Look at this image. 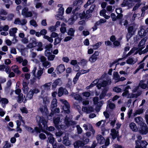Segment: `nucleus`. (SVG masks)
<instances>
[{"instance_id":"obj_1","label":"nucleus","mask_w":148,"mask_h":148,"mask_svg":"<svg viewBox=\"0 0 148 148\" xmlns=\"http://www.w3.org/2000/svg\"><path fill=\"white\" fill-rule=\"evenodd\" d=\"M60 101L63 104V109L65 112L67 114L70 113V106L68 102L66 100L63 99H60Z\"/></svg>"},{"instance_id":"obj_2","label":"nucleus","mask_w":148,"mask_h":148,"mask_svg":"<svg viewBox=\"0 0 148 148\" xmlns=\"http://www.w3.org/2000/svg\"><path fill=\"white\" fill-rule=\"evenodd\" d=\"M36 121L38 122L39 127V125H41V123H42L43 125L44 128H45V126L46 125L47 121L45 120L44 117L42 116H37L36 117Z\"/></svg>"},{"instance_id":"obj_3","label":"nucleus","mask_w":148,"mask_h":148,"mask_svg":"<svg viewBox=\"0 0 148 148\" xmlns=\"http://www.w3.org/2000/svg\"><path fill=\"white\" fill-rule=\"evenodd\" d=\"M60 118L57 117L53 120V122L56 127L57 129H63L64 127V125H62L60 121Z\"/></svg>"},{"instance_id":"obj_4","label":"nucleus","mask_w":148,"mask_h":148,"mask_svg":"<svg viewBox=\"0 0 148 148\" xmlns=\"http://www.w3.org/2000/svg\"><path fill=\"white\" fill-rule=\"evenodd\" d=\"M136 148H144L146 147L148 143L145 141H136Z\"/></svg>"},{"instance_id":"obj_5","label":"nucleus","mask_w":148,"mask_h":148,"mask_svg":"<svg viewBox=\"0 0 148 148\" xmlns=\"http://www.w3.org/2000/svg\"><path fill=\"white\" fill-rule=\"evenodd\" d=\"M142 126L140 128L139 132L142 134H146L148 132V128L147 125L144 123L143 124Z\"/></svg>"},{"instance_id":"obj_6","label":"nucleus","mask_w":148,"mask_h":148,"mask_svg":"<svg viewBox=\"0 0 148 148\" xmlns=\"http://www.w3.org/2000/svg\"><path fill=\"white\" fill-rule=\"evenodd\" d=\"M92 13L88 10L86 11V12L85 11H83L82 13L80 14L79 16L82 18L87 19L91 16Z\"/></svg>"},{"instance_id":"obj_7","label":"nucleus","mask_w":148,"mask_h":148,"mask_svg":"<svg viewBox=\"0 0 148 148\" xmlns=\"http://www.w3.org/2000/svg\"><path fill=\"white\" fill-rule=\"evenodd\" d=\"M35 129L36 131V133H40L41 132H43L45 133L47 135L49 136H53L51 133L47 131H45L43 129L42 127V125H39V127H35Z\"/></svg>"},{"instance_id":"obj_8","label":"nucleus","mask_w":148,"mask_h":148,"mask_svg":"<svg viewBox=\"0 0 148 148\" xmlns=\"http://www.w3.org/2000/svg\"><path fill=\"white\" fill-rule=\"evenodd\" d=\"M28 8L27 7L24 8L22 10L21 14L25 17H31L32 16V13L31 12H28Z\"/></svg>"},{"instance_id":"obj_9","label":"nucleus","mask_w":148,"mask_h":148,"mask_svg":"<svg viewBox=\"0 0 148 148\" xmlns=\"http://www.w3.org/2000/svg\"><path fill=\"white\" fill-rule=\"evenodd\" d=\"M83 127L85 130H87L88 129L90 131L92 132L93 134H95V131L93 129L92 126L91 124L88 123H86L83 125Z\"/></svg>"},{"instance_id":"obj_10","label":"nucleus","mask_w":148,"mask_h":148,"mask_svg":"<svg viewBox=\"0 0 148 148\" xmlns=\"http://www.w3.org/2000/svg\"><path fill=\"white\" fill-rule=\"evenodd\" d=\"M68 94V92L65 88H64L62 87L59 88L58 93V95L59 97H61L64 94L67 95Z\"/></svg>"},{"instance_id":"obj_11","label":"nucleus","mask_w":148,"mask_h":148,"mask_svg":"<svg viewBox=\"0 0 148 148\" xmlns=\"http://www.w3.org/2000/svg\"><path fill=\"white\" fill-rule=\"evenodd\" d=\"M63 143L66 146H69L71 144V142L69 140V137L67 135L65 134V136L63 137Z\"/></svg>"},{"instance_id":"obj_12","label":"nucleus","mask_w":148,"mask_h":148,"mask_svg":"<svg viewBox=\"0 0 148 148\" xmlns=\"http://www.w3.org/2000/svg\"><path fill=\"white\" fill-rule=\"evenodd\" d=\"M82 110V111L86 112L87 113H90L94 111V109L91 106H88V107H83Z\"/></svg>"},{"instance_id":"obj_13","label":"nucleus","mask_w":148,"mask_h":148,"mask_svg":"<svg viewBox=\"0 0 148 148\" xmlns=\"http://www.w3.org/2000/svg\"><path fill=\"white\" fill-rule=\"evenodd\" d=\"M75 148H79V147L82 148L84 146L81 140H78L75 141L73 144Z\"/></svg>"},{"instance_id":"obj_14","label":"nucleus","mask_w":148,"mask_h":148,"mask_svg":"<svg viewBox=\"0 0 148 148\" xmlns=\"http://www.w3.org/2000/svg\"><path fill=\"white\" fill-rule=\"evenodd\" d=\"M96 139L98 143L100 144H103L105 141L104 138L100 134H99L97 136Z\"/></svg>"},{"instance_id":"obj_15","label":"nucleus","mask_w":148,"mask_h":148,"mask_svg":"<svg viewBox=\"0 0 148 148\" xmlns=\"http://www.w3.org/2000/svg\"><path fill=\"white\" fill-rule=\"evenodd\" d=\"M134 120L137 124L140 125L144 123H143V118L140 116L135 118H134Z\"/></svg>"},{"instance_id":"obj_16","label":"nucleus","mask_w":148,"mask_h":148,"mask_svg":"<svg viewBox=\"0 0 148 148\" xmlns=\"http://www.w3.org/2000/svg\"><path fill=\"white\" fill-rule=\"evenodd\" d=\"M57 99H53L51 103V110H53L54 108H55L57 106Z\"/></svg>"},{"instance_id":"obj_17","label":"nucleus","mask_w":148,"mask_h":148,"mask_svg":"<svg viewBox=\"0 0 148 148\" xmlns=\"http://www.w3.org/2000/svg\"><path fill=\"white\" fill-rule=\"evenodd\" d=\"M65 69L64 65L62 64H61L58 66L56 69V70L59 73L63 72Z\"/></svg>"},{"instance_id":"obj_18","label":"nucleus","mask_w":148,"mask_h":148,"mask_svg":"<svg viewBox=\"0 0 148 148\" xmlns=\"http://www.w3.org/2000/svg\"><path fill=\"white\" fill-rule=\"evenodd\" d=\"M138 34L140 36L142 37H144L146 36V32H145V29L143 27H141L140 29L138 31Z\"/></svg>"},{"instance_id":"obj_19","label":"nucleus","mask_w":148,"mask_h":148,"mask_svg":"<svg viewBox=\"0 0 148 148\" xmlns=\"http://www.w3.org/2000/svg\"><path fill=\"white\" fill-rule=\"evenodd\" d=\"M39 109L40 111L42 114H46L48 113V110L47 106L46 105L40 107Z\"/></svg>"},{"instance_id":"obj_20","label":"nucleus","mask_w":148,"mask_h":148,"mask_svg":"<svg viewBox=\"0 0 148 148\" xmlns=\"http://www.w3.org/2000/svg\"><path fill=\"white\" fill-rule=\"evenodd\" d=\"M43 69L40 68V70L38 71L37 75L35 76V77L38 80L40 79L43 73Z\"/></svg>"},{"instance_id":"obj_21","label":"nucleus","mask_w":148,"mask_h":148,"mask_svg":"<svg viewBox=\"0 0 148 148\" xmlns=\"http://www.w3.org/2000/svg\"><path fill=\"white\" fill-rule=\"evenodd\" d=\"M17 29L16 28H13L10 29L9 31V34L10 36H15V34L16 33Z\"/></svg>"},{"instance_id":"obj_22","label":"nucleus","mask_w":148,"mask_h":148,"mask_svg":"<svg viewBox=\"0 0 148 148\" xmlns=\"http://www.w3.org/2000/svg\"><path fill=\"white\" fill-rule=\"evenodd\" d=\"M130 128L133 131L136 132L138 130V129L136 125L134 123H131L130 124Z\"/></svg>"},{"instance_id":"obj_23","label":"nucleus","mask_w":148,"mask_h":148,"mask_svg":"<svg viewBox=\"0 0 148 148\" xmlns=\"http://www.w3.org/2000/svg\"><path fill=\"white\" fill-rule=\"evenodd\" d=\"M111 131V135L112 136V138L114 139L116 137L118 132L114 129H112Z\"/></svg>"},{"instance_id":"obj_24","label":"nucleus","mask_w":148,"mask_h":148,"mask_svg":"<svg viewBox=\"0 0 148 148\" xmlns=\"http://www.w3.org/2000/svg\"><path fill=\"white\" fill-rule=\"evenodd\" d=\"M145 80H142L140 81L139 84V86L144 89H145L146 88H147V84H145Z\"/></svg>"},{"instance_id":"obj_25","label":"nucleus","mask_w":148,"mask_h":148,"mask_svg":"<svg viewBox=\"0 0 148 148\" xmlns=\"http://www.w3.org/2000/svg\"><path fill=\"white\" fill-rule=\"evenodd\" d=\"M61 83V80L60 79L56 80L53 83L52 85V87L53 88H56L57 85H60Z\"/></svg>"},{"instance_id":"obj_26","label":"nucleus","mask_w":148,"mask_h":148,"mask_svg":"<svg viewBox=\"0 0 148 148\" xmlns=\"http://www.w3.org/2000/svg\"><path fill=\"white\" fill-rule=\"evenodd\" d=\"M113 79L116 81L115 82H119V79L120 78L119 75L117 72H114L113 74Z\"/></svg>"},{"instance_id":"obj_27","label":"nucleus","mask_w":148,"mask_h":148,"mask_svg":"<svg viewBox=\"0 0 148 148\" xmlns=\"http://www.w3.org/2000/svg\"><path fill=\"white\" fill-rule=\"evenodd\" d=\"M12 70L13 71L14 73H17L18 74H20L21 73V71L18 69V67L17 66L14 65L11 67Z\"/></svg>"},{"instance_id":"obj_28","label":"nucleus","mask_w":148,"mask_h":148,"mask_svg":"<svg viewBox=\"0 0 148 148\" xmlns=\"http://www.w3.org/2000/svg\"><path fill=\"white\" fill-rule=\"evenodd\" d=\"M90 139L88 137H86L84 135L83 136L82 138V139L81 141L83 144V145L84 146L85 145L87 144L89 142Z\"/></svg>"},{"instance_id":"obj_29","label":"nucleus","mask_w":148,"mask_h":148,"mask_svg":"<svg viewBox=\"0 0 148 148\" xmlns=\"http://www.w3.org/2000/svg\"><path fill=\"white\" fill-rule=\"evenodd\" d=\"M23 95L22 93L20 94L19 95L18 97V99L17 100V101L19 103H21L22 102H25L26 101L27 99H25L24 101V99H23Z\"/></svg>"},{"instance_id":"obj_30","label":"nucleus","mask_w":148,"mask_h":148,"mask_svg":"<svg viewBox=\"0 0 148 148\" xmlns=\"http://www.w3.org/2000/svg\"><path fill=\"white\" fill-rule=\"evenodd\" d=\"M71 95L75 100H79L81 99V97L79 95L76 94L75 93H72Z\"/></svg>"},{"instance_id":"obj_31","label":"nucleus","mask_w":148,"mask_h":148,"mask_svg":"<svg viewBox=\"0 0 148 148\" xmlns=\"http://www.w3.org/2000/svg\"><path fill=\"white\" fill-rule=\"evenodd\" d=\"M143 111L144 109L143 108H140L136 110L133 114L134 116H135L136 115L141 114L143 113Z\"/></svg>"},{"instance_id":"obj_32","label":"nucleus","mask_w":148,"mask_h":148,"mask_svg":"<svg viewBox=\"0 0 148 148\" xmlns=\"http://www.w3.org/2000/svg\"><path fill=\"white\" fill-rule=\"evenodd\" d=\"M24 127L25 128L26 130L29 132H31L32 133H34L35 132L36 133V131L35 130V128L33 130L32 128L27 126L25 125Z\"/></svg>"},{"instance_id":"obj_33","label":"nucleus","mask_w":148,"mask_h":148,"mask_svg":"<svg viewBox=\"0 0 148 148\" xmlns=\"http://www.w3.org/2000/svg\"><path fill=\"white\" fill-rule=\"evenodd\" d=\"M30 42L35 47L37 46V45H38V44L39 43L37 42L35 38L34 37L31 38H30Z\"/></svg>"},{"instance_id":"obj_34","label":"nucleus","mask_w":148,"mask_h":148,"mask_svg":"<svg viewBox=\"0 0 148 148\" xmlns=\"http://www.w3.org/2000/svg\"><path fill=\"white\" fill-rule=\"evenodd\" d=\"M66 25L64 23H62L61 25V27L60 28L61 32L62 33H64L66 31V28L65 27Z\"/></svg>"},{"instance_id":"obj_35","label":"nucleus","mask_w":148,"mask_h":148,"mask_svg":"<svg viewBox=\"0 0 148 148\" xmlns=\"http://www.w3.org/2000/svg\"><path fill=\"white\" fill-rule=\"evenodd\" d=\"M64 123L65 125H64V126H68L70 125V121H69V118L67 116H66L65 117Z\"/></svg>"},{"instance_id":"obj_36","label":"nucleus","mask_w":148,"mask_h":148,"mask_svg":"<svg viewBox=\"0 0 148 148\" xmlns=\"http://www.w3.org/2000/svg\"><path fill=\"white\" fill-rule=\"evenodd\" d=\"M0 102L1 103L2 106L4 107L5 106V104L8 103V99L6 98H2L0 100Z\"/></svg>"},{"instance_id":"obj_37","label":"nucleus","mask_w":148,"mask_h":148,"mask_svg":"<svg viewBox=\"0 0 148 148\" xmlns=\"http://www.w3.org/2000/svg\"><path fill=\"white\" fill-rule=\"evenodd\" d=\"M33 95L32 91L30 90L27 95L26 97L27 100L32 99L33 98Z\"/></svg>"},{"instance_id":"obj_38","label":"nucleus","mask_w":148,"mask_h":148,"mask_svg":"<svg viewBox=\"0 0 148 148\" xmlns=\"http://www.w3.org/2000/svg\"><path fill=\"white\" fill-rule=\"evenodd\" d=\"M136 62L132 58H129L126 60V63L130 64H134Z\"/></svg>"},{"instance_id":"obj_39","label":"nucleus","mask_w":148,"mask_h":148,"mask_svg":"<svg viewBox=\"0 0 148 148\" xmlns=\"http://www.w3.org/2000/svg\"><path fill=\"white\" fill-rule=\"evenodd\" d=\"M75 30L72 28H70L68 33V35L71 36H74Z\"/></svg>"},{"instance_id":"obj_40","label":"nucleus","mask_w":148,"mask_h":148,"mask_svg":"<svg viewBox=\"0 0 148 148\" xmlns=\"http://www.w3.org/2000/svg\"><path fill=\"white\" fill-rule=\"evenodd\" d=\"M49 141V143L51 144H53L54 142L55 139L53 137V136H49L48 138V140L47 141Z\"/></svg>"},{"instance_id":"obj_41","label":"nucleus","mask_w":148,"mask_h":148,"mask_svg":"<svg viewBox=\"0 0 148 148\" xmlns=\"http://www.w3.org/2000/svg\"><path fill=\"white\" fill-rule=\"evenodd\" d=\"M51 85V84L50 83H45V84L42 85L45 90H48L50 88V86Z\"/></svg>"},{"instance_id":"obj_42","label":"nucleus","mask_w":148,"mask_h":148,"mask_svg":"<svg viewBox=\"0 0 148 148\" xmlns=\"http://www.w3.org/2000/svg\"><path fill=\"white\" fill-rule=\"evenodd\" d=\"M43 66L45 68H48L51 66V64L50 62L48 61H45L42 64Z\"/></svg>"},{"instance_id":"obj_43","label":"nucleus","mask_w":148,"mask_h":148,"mask_svg":"<svg viewBox=\"0 0 148 148\" xmlns=\"http://www.w3.org/2000/svg\"><path fill=\"white\" fill-rule=\"evenodd\" d=\"M23 84V90L25 91H27L28 90V87L27 83L25 82H24Z\"/></svg>"},{"instance_id":"obj_44","label":"nucleus","mask_w":148,"mask_h":148,"mask_svg":"<svg viewBox=\"0 0 148 148\" xmlns=\"http://www.w3.org/2000/svg\"><path fill=\"white\" fill-rule=\"evenodd\" d=\"M97 58L92 55L89 58V61L91 63H93L95 62L97 60Z\"/></svg>"},{"instance_id":"obj_45","label":"nucleus","mask_w":148,"mask_h":148,"mask_svg":"<svg viewBox=\"0 0 148 148\" xmlns=\"http://www.w3.org/2000/svg\"><path fill=\"white\" fill-rule=\"evenodd\" d=\"M102 101L99 102H98V103L96 108V110L97 112H99L100 109V108L102 105Z\"/></svg>"},{"instance_id":"obj_46","label":"nucleus","mask_w":148,"mask_h":148,"mask_svg":"<svg viewBox=\"0 0 148 148\" xmlns=\"http://www.w3.org/2000/svg\"><path fill=\"white\" fill-rule=\"evenodd\" d=\"M146 42V39L145 38L142 39L139 43L138 45L139 48H140L141 46H143L145 45Z\"/></svg>"},{"instance_id":"obj_47","label":"nucleus","mask_w":148,"mask_h":148,"mask_svg":"<svg viewBox=\"0 0 148 148\" xmlns=\"http://www.w3.org/2000/svg\"><path fill=\"white\" fill-rule=\"evenodd\" d=\"M95 1V0H88L87 3L84 5V7L85 8H87L88 6L90 5L91 3H93Z\"/></svg>"},{"instance_id":"obj_48","label":"nucleus","mask_w":148,"mask_h":148,"mask_svg":"<svg viewBox=\"0 0 148 148\" xmlns=\"http://www.w3.org/2000/svg\"><path fill=\"white\" fill-rule=\"evenodd\" d=\"M44 129H46L47 130L50 132H52L55 130V128L54 127L51 126L49 127H47L46 125L45 126V128Z\"/></svg>"},{"instance_id":"obj_49","label":"nucleus","mask_w":148,"mask_h":148,"mask_svg":"<svg viewBox=\"0 0 148 148\" xmlns=\"http://www.w3.org/2000/svg\"><path fill=\"white\" fill-rule=\"evenodd\" d=\"M76 127L77 128L78 134H81L83 131L82 128L80 126L78 125H76Z\"/></svg>"},{"instance_id":"obj_50","label":"nucleus","mask_w":148,"mask_h":148,"mask_svg":"<svg viewBox=\"0 0 148 148\" xmlns=\"http://www.w3.org/2000/svg\"><path fill=\"white\" fill-rule=\"evenodd\" d=\"M43 38L45 39H47L51 43H52L53 42V40L51 37H50L47 36L45 35L44 36Z\"/></svg>"},{"instance_id":"obj_51","label":"nucleus","mask_w":148,"mask_h":148,"mask_svg":"<svg viewBox=\"0 0 148 148\" xmlns=\"http://www.w3.org/2000/svg\"><path fill=\"white\" fill-rule=\"evenodd\" d=\"M55 56L54 55L51 54L47 57V59L49 61H53V60Z\"/></svg>"},{"instance_id":"obj_52","label":"nucleus","mask_w":148,"mask_h":148,"mask_svg":"<svg viewBox=\"0 0 148 148\" xmlns=\"http://www.w3.org/2000/svg\"><path fill=\"white\" fill-rule=\"evenodd\" d=\"M80 75V74L79 73H77L75 77L74 78L73 81L75 84L76 83V82L78 79V78Z\"/></svg>"},{"instance_id":"obj_53","label":"nucleus","mask_w":148,"mask_h":148,"mask_svg":"<svg viewBox=\"0 0 148 148\" xmlns=\"http://www.w3.org/2000/svg\"><path fill=\"white\" fill-rule=\"evenodd\" d=\"M134 27L133 26L129 27L128 28V32L134 34Z\"/></svg>"},{"instance_id":"obj_54","label":"nucleus","mask_w":148,"mask_h":148,"mask_svg":"<svg viewBox=\"0 0 148 148\" xmlns=\"http://www.w3.org/2000/svg\"><path fill=\"white\" fill-rule=\"evenodd\" d=\"M62 15H63L59 14L56 16V17L58 20H62L64 18L63 16Z\"/></svg>"},{"instance_id":"obj_55","label":"nucleus","mask_w":148,"mask_h":148,"mask_svg":"<svg viewBox=\"0 0 148 148\" xmlns=\"http://www.w3.org/2000/svg\"><path fill=\"white\" fill-rule=\"evenodd\" d=\"M121 88H119L117 87H114L113 89V90L114 91L116 92H120L121 91Z\"/></svg>"},{"instance_id":"obj_56","label":"nucleus","mask_w":148,"mask_h":148,"mask_svg":"<svg viewBox=\"0 0 148 148\" xmlns=\"http://www.w3.org/2000/svg\"><path fill=\"white\" fill-rule=\"evenodd\" d=\"M30 23L31 25L36 27L38 25L36 21L34 20H31L30 21Z\"/></svg>"},{"instance_id":"obj_57","label":"nucleus","mask_w":148,"mask_h":148,"mask_svg":"<svg viewBox=\"0 0 148 148\" xmlns=\"http://www.w3.org/2000/svg\"><path fill=\"white\" fill-rule=\"evenodd\" d=\"M37 46H38V48L37 49V50L38 51H41L43 50V49L42 48V44L41 42H39Z\"/></svg>"},{"instance_id":"obj_58","label":"nucleus","mask_w":148,"mask_h":148,"mask_svg":"<svg viewBox=\"0 0 148 148\" xmlns=\"http://www.w3.org/2000/svg\"><path fill=\"white\" fill-rule=\"evenodd\" d=\"M61 39L59 38H56L54 40V45H56L60 42Z\"/></svg>"},{"instance_id":"obj_59","label":"nucleus","mask_w":148,"mask_h":148,"mask_svg":"<svg viewBox=\"0 0 148 148\" xmlns=\"http://www.w3.org/2000/svg\"><path fill=\"white\" fill-rule=\"evenodd\" d=\"M5 144L3 147V148H7L10 147L11 146V144L8 143V141H6L5 142Z\"/></svg>"},{"instance_id":"obj_60","label":"nucleus","mask_w":148,"mask_h":148,"mask_svg":"<svg viewBox=\"0 0 148 148\" xmlns=\"http://www.w3.org/2000/svg\"><path fill=\"white\" fill-rule=\"evenodd\" d=\"M8 12L5 10L3 9H1L0 10V14L3 15H6L7 14Z\"/></svg>"},{"instance_id":"obj_61","label":"nucleus","mask_w":148,"mask_h":148,"mask_svg":"<svg viewBox=\"0 0 148 148\" xmlns=\"http://www.w3.org/2000/svg\"><path fill=\"white\" fill-rule=\"evenodd\" d=\"M133 5L134 4L132 3L127 1L126 6L128 7V8H132Z\"/></svg>"},{"instance_id":"obj_62","label":"nucleus","mask_w":148,"mask_h":148,"mask_svg":"<svg viewBox=\"0 0 148 148\" xmlns=\"http://www.w3.org/2000/svg\"><path fill=\"white\" fill-rule=\"evenodd\" d=\"M108 102L109 107L110 109H112L115 107V105L114 103H110V101H108Z\"/></svg>"},{"instance_id":"obj_63","label":"nucleus","mask_w":148,"mask_h":148,"mask_svg":"<svg viewBox=\"0 0 148 148\" xmlns=\"http://www.w3.org/2000/svg\"><path fill=\"white\" fill-rule=\"evenodd\" d=\"M142 92L141 91L138 92L137 93L133 94H132V96L133 97H137L141 95Z\"/></svg>"},{"instance_id":"obj_64","label":"nucleus","mask_w":148,"mask_h":148,"mask_svg":"<svg viewBox=\"0 0 148 148\" xmlns=\"http://www.w3.org/2000/svg\"><path fill=\"white\" fill-rule=\"evenodd\" d=\"M31 90L32 91L33 94H37L40 92V90L38 88H35L32 89H31Z\"/></svg>"}]
</instances>
